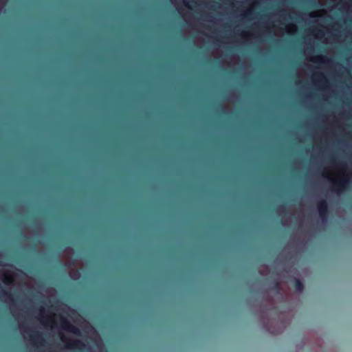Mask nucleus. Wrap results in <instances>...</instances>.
<instances>
[{
  "mask_svg": "<svg viewBox=\"0 0 352 352\" xmlns=\"http://www.w3.org/2000/svg\"><path fill=\"white\" fill-rule=\"evenodd\" d=\"M326 6L321 10L314 11L309 15V27L305 36L304 53L311 63L306 67L313 72V67L319 69H333L336 73L343 70L349 75L347 69L340 64L318 55L312 56L314 41L322 43L352 41V0H319Z\"/></svg>",
  "mask_w": 352,
  "mask_h": 352,
  "instance_id": "f257e3e1",
  "label": "nucleus"
},
{
  "mask_svg": "<svg viewBox=\"0 0 352 352\" xmlns=\"http://www.w3.org/2000/svg\"><path fill=\"white\" fill-rule=\"evenodd\" d=\"M222 1L223 6L212 1L203 3L202 0H170L186 23L210 38H214L215 32L219 25L220 19L214 17V14L226 12L227 6L236 12L239 10V6H241V20L246 23L256 18L254 11L261 0Z\"/></svg>",
  "mask_w": 352,
  "mask_h": 352,
  "instance_id": "f03ea898",
  "label": "nucleus"
},
{
  "mask_svg": "<svg viewBox=\"0 0 352 352\" xmlns=\"http://www.w3.org/2000/svg\"><path fill=\"white\" fill-rule=\"evenodd\" d=\"M294 15H296L295 12L283 11L270 19L266 16H261L258 21L254 23V27L252 32L241 31L239 28H236L234 34L246 41H250L254 37L260 36L261 32H257L258 31H261L263 33L274 34L277 36L283 35L285 32L292 34L297 31V27L295 24L286 23V22L288 19H292Z\"/></svg>",
  "mask_w": 352,
  "mask_h": 352,
  "instance_id": "7ed1b4c3",
  "label": "nucleus"
},
{
  "mask_svg": "<svg viewBox=\"0 0 352 352\" xmlns=\"http://www.w3.org/2000/svg\"><path fill=\"white\" fill-rule=\"evenodd\" d=\"M349 172L346 163L335 162L323 171L322 175L331 182L333 189L339 194L349 184Z\"/></svg>",
  "mask_w": 352,
  "mask_h": 352,
  "instance_id": "20e7f679",
  "label": "nucleus"
},
{
  "mask_svg": "<svg viewBox=\"0 0 352 352\" xmlns=\"http://www.w3.org/2000/svg\"><path fill=\"white\" fill-rule=\"evenodd\" d=\"M290 318L282 316L271 318L264 324L265 328L272 335L281 333L290 323Z\"/></svg>",
  "mask_w": 352,
  "mask_h": 352,
  "instance_id": "39448f33",
  "label": "nucleus"
},
{
  "mask_svg": "<svg viewBox=\"0 0 352 352\" xmlns=\"http://www.w3.org/2000/svg\"><path fill=\"white\" fill-rule=\"evenodd\" d=\"M312 81L319 89L324 90L329 87V82L326 76L320 72H313Z\"/></svg>",
  "mask_w": 352,
  "mask_h": 352,
  "instance_id": "423d86ee",
  "label": "nucleus"
},
{
  "mask_svg": "<svg viewBox=\"0 0 352 352\" xmlns=\"http://www.w3.org/2000/svg\"><path fill=\"white\" fill-rule=\"evenodd\" d=\"M318 212L323 223L327 221V205L325 201H321L318 204Z\"/></svg>",
  "mask_w": 352,
  "mask_h": 352,
  "instance_id": "0eeeda50",
  "label": "nucleus"
},
{
  "mask_svg": "<svg viewBox=\"0 0 352 352\" xmlns=\"http://www.w3.org/2000/svg\"><path fill=\"white\" fill-rule=\"evenodd\" d=\"M295 283L296 291L298 292L299 293H301L303 291L304 288L302 283L298 279H296L295 280Z\"/></svg>",
  "mask_w": 352,
  "mask_h": 352,
  "instance_id": "6e6552de",
  "label": "nucleus"
},
{
  "mask_svg": "<svg viewBox=\"0 0 352 352\" xmlns=\"http://www.w3.org/2000/svg\"><path fill=\"white\" fill-rule=\"evenodd\" d=\"M70 276L74 280H77L80 276L78 272H70Z\"/></svg>",
  "mask_w": 352,
  "mask_h": 352,
  "instance_id": "1a4fd4ad",
  "label": "nucleus"
},
{
  "mask_svg": "<svg viewBox=\"0 0 352 352\" xmlns=\"http://www.w3.org/2000/svg\"><path fill=\"white\" fill-rule=\"evenodd\" d=\"M72 251L73 250L71 248L66 249L65 251V256H69V254H71L72 253Z\"/></svg>",
  "mask_w": 352,
  "mask_h": 352,
  "instance_id": "9d476101",
  "label": "nucleus"
},
{
  "mask_svg": "<svg viewBox=\"0 0 352 352\" xmlns=\"http://www.w3.org/2000/svg\"><path fill=\"white\" fill-rule=\"evenodd\" d=\"M223 43H230L231 41H223Z\"/></svg>",
  "mask_w": 352,
  "mask_h": 352,
  "instance_id": "9b49d317",
  "label": "nucleus"
}]
</instances>
